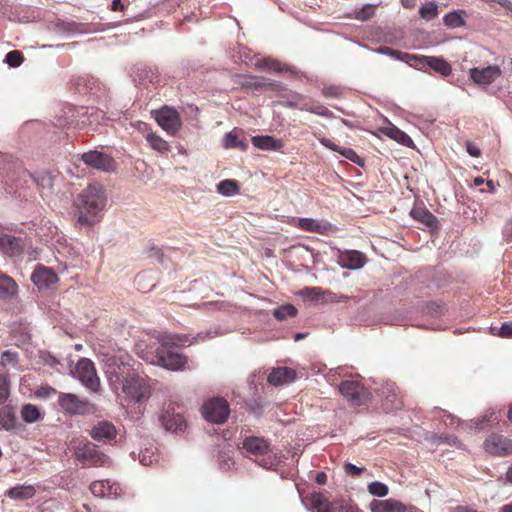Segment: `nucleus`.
<instances>
[{
	"instance_id": "f257e3e1",
	"label": "nucleus",
	"mask_w": 512,
	"mask_h": 512,
	"mask_svg": "<svg viewBox=\"0 0 512 512\" xmlns=\"http://www.w3.org/2000/svg\"><path fill=\"white\" fill-rule=\"evenodd\" d=\"M129 360L128 356L109 359L106 374L112 384H121L122 392L127 397L135 402H141L150 396V386L146 379L131 367Z\"/></svg>"
},
{
	"instance_id": "f03ea898",
	"label": "nucleus",
	"mask_w": 512,
	"mask_h": 512,
	"mask_svg": "<svg viewBox=\"0 0 512 512\" xmlns=\"http://www.w3.org/2000/svg\"><path fill=\"white\" fill-rule=\"evenodd\" d=\"M107 203L106 191L100 183H90L73 201L77 221L82 226L90 227L102 219Z\"/></svg>"
},
{
	"instance_id": "7ed1b4c3",
	"label": "nucleus",
	"mask_w": 512,
	"mask_h": 512,
	"mask_svg": "<svg viewBox=\"0 0 512 512\" xmlns=\"http://www.w3.org/2000/svg\"><path fill=\"white\" fill-rule=\"evenodd\" d=\"M139 356L151 364H157L165 369L177 371L185 367L187 358L175 345H170L167 342L160 344L155 354L138 352Z\"/></svg>"
},
{
	"instance_id": "20e7f679",
	"label": "nucleus",
	"mask_w": 512,
	"mask_h": 512,
	"mask_svg": "<svg viewBox=\"0 0 512 512\" xmlns=\"http://www.w3.org/2000/svg\"><path fill=\"white\" fill-rule=\"evenodd\" d=\"M242 448L245 450L246 453L253 455L255 457H267L263 458L261 462H259L260 466L269 468L274 464V461L270 457V455L272 454L270 442L265 438L259 436L245 437L242 442Z\"/></svg>"
},
{
	"instance_id": "39448f33",
	"label": "nucleus",
	"mask_w": 512,
	"mask_h": 512,
	"mask_svg": "<svg viewBox=\"0 0 512 512\" xmlns=\"http://www.w3.org/2000/svg\"><path fill=\"white\" fill-rule=\"evenodd\" d=\"M75 376L81 384L91 392H98L100 380L97 376L94 363L88 358H81L75 367Z\"/></svg>"
},
{
	"instance_id": "423d86ee",
	"label": "nucleus",
	"mask_w": 512,
	"mask_h": 512,
	"mask_svg": "<svg viewBox=\"0 0 512 512\" xmlns=\"http://www.w3.org/2000/svg\"><path fill=\"white\" fill-rule=\"evenodd\" d=\"M58 404L65 413L70 415H84L95 411L94 404L88 400L80 399L72 393H60Z\"/></svg>"
},
{
	"instance_id": "0eeeda50",
	"label": "nucleus",
	"mask_w": 512,
	"mask_h": 512,
	"mask_svg": "<svg viewBox=\"0 0 512 512\" xmlns=\"http://www.w3.org/2000/svg\"><path fill=\"white\" fill-rule=\"evenodd\" d=\"M230 413L228 402L223 398H212L205 402L202 406L203 417L215 424L224 423Z\"/></svg>"
},
{
	"instance_id": "6e6552de",
	"label": "nucleus",
	"mask_w": 512,
	"mask_h": 512,
	"mask_svg": "<svg viewBox=\"0 0 512 512\" xmlns=\"http://www.w3.org/2000/svg\"><path fill=\"white\" fill-rule=\"evenodd\" d=\"M154 118L159 126L170 135H175L181 128V119L176 109L162 107L154 112Z\"/></svg>"
},
{
	"instance_id": "1a4fd4ad",
	"label": "nucleus",
	"mask_w": 512,
	"mask_h": 512,
	"mask_svg": "<svg viewBox=\"0 0 512 512\" xmlns=\"http://www.w3.org/2000/svg\"><path fill=\"white\" fill-rule=\"evenodd\" d=\"M429 67L441 76H449L452 72V67L449 62L441 57L416 55L411 67L422 70L424 67Z\"/></svg>"
},
{
	"instance_id": "9d476101",
	"label": "nucleus",
	"mask_w": 512,
	"mask_h": 512,
	"mask_svg": "<svg viewBox=\"0 0 512 512\" xmlns=\"http://www.w3.org/2000/svg\"><path fill=\"white\" fill-rule=\"evenodd\" d=\"M75 455L79 461L91 466H104L108 462V457L91 442L78 446Z\"/></svg>"
},
{
	"instance_id": "9b49d317",
	"label": "nucleus",
	"mask_w": 512,
	"mask_h": 512,
	"mask_svg": "<svg viewBox=\"0 0 512 512\" xmlns=\"http://www.w3.org/2000/svg\"><path fill=\"white\" fill-rule=\"evenodd\" d=\"M484 449L492 456H507L512 454V440L499 434H491L484 441Z\"/></svg>"
},
{
	"instance_id": "f8f14e48",
	"label": "nucleus",
	"mask_w": 512,
	"mask_h": 512,
	"mask_svg": "<svg viewBox=\"0 0 512 512\" xmlns=\"http://www.w3.org/2000/svg\"><path fill=\"white\" fill-rule=\"evenodd\" d=\"M80 158L87 166L105 172L112 171L115 166V162L111 156L97 150L85 152L81 154Z\"/></svg>"
},
{
	"instance_id": "ddd939ff",
	"label": "nucleus",
	"mask_w": 512,
	"mask_h": 512,
	"mask_svg": "<svg viewBox=\"0 0 512 512\" xmlns=\"http://www.w3.org/2000/svg\"><path fill=\"white\" fill-rule=\"evenodd\" d=\"M339 391L353 405H362L366 398L365 388L353 380L341 382Z\"/></svg>"
},
{
	"instance_id": "4468645a",
	"label": "nucleus",
	"mask_w": 512,
	"mask_h": 512,
	"mask_svg": "<svg viewBox=\"0 0 512 512\" xmlns=\"http://www.w3.org/2000/svg\"><path fill=\"white\" fill-rule=\"evenodd\" d=\"M159 421L166 431L177 433L186 427V421L180 413H176L170 405L159 415Z\"/></svg>"
},
{
	"instance_id": "2eb2a0df",
	"label": "nucleus",
	"mask_w": 512,
	"mask_h": 512,
	"mask_svg": "<svg viewBox=\"0 0 512 512\" xmlns=\"http://www.w3.org/2000/svg\"><path fill=\"white\" fill-rule=\"evenodd\" d=\"M502 74L498 65H489L483 68H471L469 70L470 78L478 85H490Z\"/></svg>"
},
{
	"instance_id": "dca6fc26",
	"label": "nucleus",
	"mask_w": 512,
	"mask_h": 512,
	"mask_svg": "<svg viewBox=\"0 0 512 512\" xmlns=\"http://www.w3.org/2000/svg\"><path fill=\"white\" fill-rule=\"evenodd\" d=\"M90 491L99 498L116 499L121 493V488L116 482L97 480L91 483Z\"/></svg>"
},
{
	"instance_id": "f3484780",
	"label": "nucleus",
	"mask_w": 512,
	"mask_h": 512,
	"mask_svg": "<svg viewBox=\"0 0 512 512\" xmlns=\"http://www.w3.org/2000/svg\"><path fill=\"white\" fill-rule=\"evenodd\" d=\"M297 227L303 231L314 232L322 235H328L335 230L334 225L326 220L305 217L298 219Z\"/></svg>"
},
{
	"instance_id": "a211bd4d",
	"label": "nucleus",
	"mask_w": 512,
	"mask_h": 512,
	"mask_svg": "<svg viewBox=\"0 0 512 512\" xmlns=\"http://www.w3.org/2000/svg\"><path fill=\"white\" fill-rule=\"evenodd\" d=\"M338 264L348 270L361 269L366 264V257L362 252L349 250L341 252L338 256Z\"/></svg>"
},
{
	"instance_id": "6ab92c4d",
	"label": "nucleus",
	"mask_w": 512,
	"mask_h": 512,
	"mask_svg": "<svg viewBox=\"0 0 512 512\" xmlns=\"http://www.w3.org/2000/svg\"><path fill=\"white\" fill-rule=\"evenodd\" d=\"M21 428L14 406L8 404L0 408V430L16 432Z\"/></svg>"
},
{
	"instance_id": "aec40b11",
	"label": "nucleus",
	"mask_w": 512,
	"mask_h": 512,
	"mask_svg": "<svg viewBox=\"0 0 512 512\" xmlns=\"http://www.w3.org/2000/svg\"><path fill=\"white\" fill-rule=\"evenodd\" d=\"M57 280H58V277H57L56 273L51 268L41 266V265H38L31 275V281L39 289L48 288L52 284L56 283Z\"/></svg>"
},
{
	"instance_id": "412c9836",
	"label": "nucleus",
	"mask_w": 512,
	"mask_h": 512,
	"mask_svg": "<svg viewBox=\"0 0 512 512\" xmlns=\"http://www.w3.org/2000/svg\"><path fill=\"white\" fill-rule=\"evenodd\" d=\"M90 435L94 440L106 443L115 439L117 431L111 422L99 421L91 429Z\"/></svg>"
},
{
	"instance_id": "4be33fe9",
	"label": "nucleus",
	"mask_w": 512,
	"mask_h": 512,
	"mask_svg": "<svg viewBox=\"0 0 512 512\" xmlns=\"http://www.w3.org/2000/svg\"><path fill=\"white\" fill-rule=\"evenodd\" d=\"M0 251L9 257L19 256L23 251L22 239L9 234L0 235Z\"/></svg>"
},
{
	"instance_id": "5701e85b",
	"label": "nucleus",
	"mask_w": 512,
	"mask_h": 512,
	"mask_svg": "<svg viewBox=\"0 0 512 512\" xmlns=\"http://www.w3.org/2000/svg\"><path fill=\"white\" fill-rule=\"evenodd\" d=\"M23 179L24 182L27 183L28 181L32 182L37 186L38 189L45 191L50 190L53 187V176L51 173L47 171H38L33 174L28 173L26 171H23Z\"/></svg>"
},
{
	"instance_id": "b1692460",
	"label": "nucleus",
	"mask_w": 512,
	"mask_h": 512,
	"mask_svg": "<svg viewBox=\"0 0 512 512\" xmlns=\"http://www.w3.org/2000/svg\"><path fill=\"white\" fill-rule=\"evenodd\" d=\"M296 378V372L289 367L274 368L268 375L267 381L273 386H280L292 382Z\"/></svg>"
},
{
	"instance_id": "393cba45",
	"label": "nucleus",
	"mask_w": 512,
	"mask_h": 512,
	"mask_svg": "<svg viewBox=\"0 0 512 512\" xmlns=\"http://www.w3.org/2000/svg\"><path fill=\"white\" fill-rule=\"evenodd\" d=\"M319 142L324 147H326L332 151L338 152L339 154H341L343 157L350 160L351 162H353L357 165L363 166L362 158L353 149L346 148V147H340V146L336 145L335 143H333L330 139L325 138V137L320 138Z\"/></svg>"
},
{
	"instance_id": "a878e982",
	"label": "nucleus",
	"mask_w": 512,
	"mask_h": 512,
	"mask_svg": "<svg viewBox=\"0 0 512 512\" xmlns=\"http://www.w3.org/2000/svg\"><path fill=\"white\" fill-rule=\"evenodd\" d=\"M371 512H405L403 503L395 499L373 500L370 503Z\"/></svg>"
},
{
	"instance_id": "bb28decb",
	"label": "nucleus",
	"mask_w": 512,
	"mask_h": 512,
	"mask_svg": "<svg viewBox=\"0 0 512 512\" xmlns=\"http://www.w3.org/2000/svg\"><path fill=\"white\" fill-rule=\"evenodd\" d=\"M17 294L18 285L15 280L6 274H0V300L11 301Z\"/></svg>"
},
{
	"instance_id": "cd10ccee",
	"label": "nucleus",
	"mask_w": 512,
	"mask_h": 512,
	"mask_svg": "<svg viewBox=\"0 0 512 512\" xmlns=\"http://www.w3.org/2000/svg\"><path fill=\"white\" fill-rule=\"evenodd\" d=\"M36 489L33 485H16L5 492V496L17 500L25 501L35 496Z\"/></svg>"
},
{
	"instance_id": "c85d7f7f",
	"label": "nucleus",
	"mask_w": 512,
	"mask_h": 512,
	"mask_svg": "<svg viewBox=\"0 0 512 512\" xmlns=\"http://www.w3.org/2000/svg\"><path fill=\"white\" fill-rule=\"evenodd\" d=\"M251 141L256 148L261 150L275 151L283 148V142L270 135L253 136Z\"/></svg>"
},
{
	"instance_id": "c756f323",
	"label": "nucleus",
	"mask_w": 512,
	"mask_h": 512,
	"mask_svg": "<svg viewBox=\"0 0 512 512\" xmlns=\"http://www.w3.org/2000/svg\"><path fill=\"white\" fill-rule=\"evenodd\" d=\"M377 54L386 55L395 60H399L408 64L411 67V63L414 62L415 54H410L406 52H401L398 50H394L388 46H379L378 48L373 50Z\"/></svg>"
},
{
	"instance_id": "7c9ffc66",
	"label": "nucleus",
	"mask_w": 512,
	"mask_h": 512,
	"mask_svg": "<svg viewBox=\"0 0 512 512\" xmlns=\"http://www.w3.org/2000/svg\"><path fill=\"white\" fill-rule=\"evenodd\" d=\"M410 215L413 219L420 221L429 228H435L437 226V218L426 208H413L410 211Z\"/></svg>"
},
{
	"instance_id": "2f4dec72",
	"label": "nucleus",
	"mask_w": 512,
	"mask_h": 512,
	"mask_svg": "<svg viewBox=\"0 0 512 512\" xmlns=\"http://www.w3.org/2000/svg\"><path fill=\"white\" fill-rule=\"evenodd\" d=\"M222 145L225 149L238 148L244 151L247 148V142L245 140L239 139V135L236 130L225 133L223 136Z\"/></svg>"
},
{
	"instance_id": "473e14b6",
	"label": "nucleus",
	"mask_w": 512,
	"mask_h": 512,
	"mask_svg": "<svg viewBox=\"0 0 512 512\" xmlns=\"http://www.w3.org/2000/svg\"><path fill=\"white\" fill-rule=\"evenodd\" d=\"M21 418L25 423L33 424L41 418L40 411L34 404H25L21 408Z\"/></svg>"
},
{
	"instance_id": "72a5a7b5",
	"label": "nucleus",
	"mask_w": 512,
	"mask_h": 512,
	"mask_svg": "<svg viewBox=\"0 0 512 512\" xmlns=\"http://www.w3.org/2000/svg\"><path fill=\"white\" fill-rule=\"evenodd\" d=\"M385 133L388 137L406 147H411L413 145L411 137L395 126L386 128Z\"/></svg>"
},
{
	"instance_id": "f704fd0d",
	"label": "nucleus",
	"mask_w": 512,
	"mask_h": 512,
	"mask_svg": "<svg viewBox=\"0 0 512 512\" xmlns=\"http://www.w3.org/2000/svg\"><path fill=\"white\" fill-rule=\"evenodd\" d=\"M311 505L314 512H330L334 506L320 493L312 494Z\"/></svg>"
},
{
	"instance_id": "c9c22d12",
	"label": "nucleus",
	"mask_w": 512,
	"mask_h": 512,
	"mask_svg": "<svg viewBox=\"0 0 512 512\" xmlns=\"http://www.w3.org/2000/svg\"><path fill=\"white\" fill-rule=\"evenodd\" d=\"M217 192L223 196H234L239 192L238 183L231 179L220 181L217 184Z\"/></svg>"
},
{
	"instance_id": "e433bc0d",
	"label": "nucleus",
	"mask_w": 512,
	"mask_h": 512,
	"mask_svg": "<svg viewBox=\"0 0 512 512\" xmlns=\"http://www.w3.org/2000/svg\"><path fill=\"white\" fill-rule=\"evenodd\" d=\"M146 141L153 150L159 153L167 152L170 149L168 142L155 133L147 134Z\"/></svg>"
},
{
	"instance_id": "4c0bfd02",
	"label": "nucleus",
	"mask_w": 512,
	"mask_h": 512,
	"mask_svg": "<svg viewBox=\"0 0 512 512\" xmlns=\"http://www.w3.org/2000/svg\"><path fill=\"white\" fill-rule=\"evenodd\" d=\"M297 308L292 304L281 305L273 310V316L277 320H285L288 317H295L297 315Z\"/></svg>"
},
{
	"instance_id": "58836bf2",
	"label": "nucleus",
	"mask_w": 512,
	"mask_h": 512,
	"mask_svg": "<svg viewBox=\"0 0 512 512\" xmlns=\"http://www.w3.org/2000/svg\"><path fill=\"white\" fill-rule=\"evenodd\" d=\"M252 80H254V89L266 88L269 90H280L283 88L280 82L272 81L266 77L262 76H253Z\"/></svg>"
},
{
	"instance_id": "ea45409f",
	"label": "nucleus",
	"mask_w": 512,
	"mask_h": 512,
	"mask_svg": "<svg viewBox=\"0 0 512 512\" xmlns=\"http://www.w3.org/2000/svg\"><path fill=\"white\" fill-rule=\"evenodd\" d=\"M443 22L448 28H459L465 25V20L458 11H453L443 17Z\"/></svg>"
},
{
	"instance_id": "a19ab883",
	"label": "nucleus",
	"mask_w": 512,
	"mask_h": 512,
	"mask_svg": "<svg viewBox=\"0 0 512 512\" xmlns=\"http://www.w3.org/2000/svg\"><path fill=\"white\" fill-rule=\"evenodd\" d=\"M419 14L425 20H432L438 15V6L434 1L427 2L419 8Z\"/></svg>"
},
{
	"instance_id": "79ce46f5",
	"label": "nucleus",
	"mask_w": 512,
	"mask_h": 512,
	"mask_svg": "<svg viewBox=\"0 0 512 512\" xmlns=\"http://www.w3.org/2000/svg\"><path fill=\"white\" fill-rule=\"evenodd\" d=\"M430 440L436 444H448L452 446L460 445V441L458 440V438L451 434H432Z\"/></svg>"
},
{
	"instance_id": "37998d69",
	"label": "nucleus",
	"mask_w": 512,
	"mask_h": 512,
	"mask_svg": "<svg viewBox=\"0 0 512 512\" xmlns=\"http://www.w3.org/2000/svg\"><path fill=\"white\" fill-rule=\"evenodd\" d=\"M255 66L258 69H263V70H267V71H281L282 70L281 63L276 60L270 59V58L257 60L255 63Z\"/></svg>"
},
{
	"instance_id": "c03bdc74",
	"label": "nucleus",
	"mask_w": 512,
	"mask_h": 512,
	"mask_svg": "<svg viewBox=\"0 0 512 512\" xmlns=\"http://www.w3.org/2000/svg\"><path fill=\"white\" fill-rule=\"evenodd\" d=\"M374 5L366 4L363 7L354 11V18L360 21H367L374 15Z\"/></svg>"
},
{
	"instance_id": "a18cd8bd",
	"label": "nucleus",
	"mask_w": 512,
	"mask_h": 512,
	"mask_svg": "<svg viewBox=\"0 0 512 512\" xmlns=\"http://www.w3.org/2000/svg\"><path fill=\"white\" fill-rule=\"evenodd\" d=\"M18 362V353L12 350H5L0 357V365L3 367H15Z\"/></svg>"
},
{
	"instance_id": "49530a36",
	"label": "nucleus",
	"mask_w": 512,
	"mask_h": 512,
	"mask_svg": "<svg viewBox=\"0 0 512 512\" xmlns=\"http://www.w3.org/2000/svg\"><path fill=\"white\" fill-rule=\"evenodd\" d=\"M139 461L143 466H150L157 461V455L152 448H145L139 454Z\"/></svg>"
},
{
	"instance_id": "de8ad7c7",
	"label": "nucleus",
	"mask_w": 512,
	"mask_h": 512,
	"mask_svg": "<svg viewBox=\"0 0 512 512\" xmlns=\"http://www.w3.org/2000/svg\"><path fill=\"white\" fill-rule=\"evenodd\" d=\"M24 61V57L22 53L18 50L10 51L6 54L4 62L7 63L10 67H19Z\"/></svg>"
},
{
	"instance_id": "09e8293b",
	"label": "nucleus",
	"mask_w": 512,
	"mask_h": 512,
	"mask_svg": "<svg viewBox=\"0 0 512 512\" xmlns=\"http://www.w3.org/2000/svg\"><path fill=\"white\" fill-rule=\"evenodd\" d=\"M368 491L372 495H375L378 497H384L388 494V487L386 484H384L382 482L374 481L369 484Z\"/></svg>"
},
{
	"instance_id": "8fccbe9b",
	"label": "nucleus",
	"mask_w": 512,
	"mask_h": 512,
	"mask_svg": "<svg viewBox=\"0 0 512 512\" xmlns=\"http://www.w3.org/2000/svg\"><path fill=\"white\" fill-rule=\"evenodd\" d=\"M9 397V384L6 376L0 373V405Z\"/></svg>"
},
{
	"instance_id": "3c124183",
	"label": "nucleus",
	"mask_w": 512,
	"mask_h": 512,
	"mask_svg": "<svg viewBox=\"0 0 512 512\" xmlns=\"http://www.w3.org/2000/svg\"><path fill=\"white\" fill-rule=\"evenodd\" d=\"M498 420V417L496 416V413L494 411L489 412V414H485L483 417L478 418L475 420V424L478 428L482 429L485 424L495 422Z\"/></svg>"
},
{
	"instance_id": "603ef678",
	"label": "nucleus",
	"mask_w": 512,
	"mask_h": 512,
	"mask_svg": "<svg viewBox=\"0 0 512 512\" xmlns=\"http://www.w3.org/2000/svg\"><path fill=\"white\" fill-rule=\"evenodd\" d=\"M301 294L311 299H319L322 296L323 291L320 287H306L301 291Z\"/></svg>"
},
{
	"instance_id": "864d4df0",
	"label": "nucleus",
	"mask_w": 512,
	"mask_h": 512,
	"mask_svg": "<svg viewBox=\"0 0 512 512\" xmlns=\"http://www.w3.org/2000/svg\"><path fill=\"white\" fill-rule=\"evenodd\" d=\"M302 101V96L296 92H290L287 96V100L285 105L290 108H298L300 102Z\"/></svg>"
},
{
	"instance_id": "5fc2aeb1",
	"label": "nucleus",
	"mask_w": 512,
	"mask_h": 512,
	"mask_svg": "<svg viewBox=\"0 0 512 512\" xmlns=\"http://www.w3.org/2000/svg\"><path fill=\"white\" fill-rule=\"evenodd\" d=\"M312 113L326 118L334 117V114L327 107L319 103L314 104V108H312Z\"/></svg>"
},
{
	"instance_id": "6e6d98bb",
	"label": "nucleus",
	"mask_w": 512,
	"mask_h": 512,
	"mask_svg": "<svg viewBox=\"0 0 512 512\" xmlns=\"http://www.w3.org/2000/svg\"><path fill=\"white\" fill-rule=\"evenodd\" d=\"M498 336L502 338H512V321L504 322L501 325Z\"/></svg>"
},
{
	"instance_id": "4d7b16f0",
	"label": "nucleus",
	"mask_w": 512,
	"mask_h": 512,
	"mask_svg": "<svg viewBox=\"0 0 512 512\" xmlns=\"http://www.w3.org/2000/svg\"><path fill=\"white\" fill-rule=\"evenodd\" d=\"M330 512H360L359 509L351 505L334 504Z\"/></svg>"
},
{
	"instance_id": "13d9d810",
	"label": "nucleus",
	"mask_w": 512,
	"mask_h": 512,
	"mask_svg": "<svg viewBox=\"0 0 512 512\" xmlns=\"http://www.w3.org/2000/svg\"><path fill=\"white\" fill-rule=\"evenodd\" d=\"M219 465L222 470H229L234 465V462L227 454L224 453L220 455Z\"/></svg>"
},
{
	"instance_id": "bf43d9fd",
	"label": "nucleus",
	"mask_w": 512,
	"mask_h": 512,
	"mask_svg": "<svg viewBox=\"0 0 512 512\" xmlns=\"http://www.w3.org/2000/svg\"><path fill=\"white\" fill-rule=\"evenodd\" d=\"M325 97L337 98L340 95V89L336 86L325 87L322 90Z\"/></svg>"
},
{
	"instance_id": "052dcab7",
	"label": "nucleus",
	"mask_w": 512,
	"mask_h": 512,
	"mask_svg": "<svg viewBox=\"0 0 512 512\" xmlns=\"http://www.w3.org/2000/svg\"><path fill=\"white\" fill-rule=\"evenodd\" d=\"M344 470L347 474H350L352 476H358L363 471V468L357 467L352 463H346L344 465Z\"/></svg>"
},
{
	"instance_id": "680f3d73",
	"label": "nucleus",
	"mask_w": 512,
	"mask_h": 512,
	"mask_svg": "<svg viewBox=\"0 0 512 512\" xmlns=\"http://www.w3.org/2000/svg\"><path fill=\"white\" fill-rule=\"evenodd\" d=\"M443 421H444L445 425L453 426L455 424H458V419L449 413H445L443 415Z\"/></svg>"
},
{
	"instance_id": "e2e57ef3",
	"label": "nucleus",
	"mask_w": 512,
	"mask_h": 512,
	"mask_svg": "<svg viewBox=\"0 0 512 512\" xmlns=\"http://www.w3.org/2000/svg\"><path fill=\"white\" fill-rule=\"evenodd\" d=\"M467 152L473 157H478L480 155V150L471 143L467 144Z\"/></svg>"
},
{
	"instance_id": "0e129e2a",
	"label": "nucleus",
	"mask_w": 512,
	"mask_h": 512,
	"mask_svg": "<svg viewBox=\"0 0 512 512\" xmlns=\"http://www.w3.org/2000/svg\"><path fill=\"white\" fill-rule=\"evenodd\" d=\"M250 410L255 416L258 417L263 413V406L258 403H255L254 405L251 406Z\"/></svg>"
},
{
	"instance_id": "69168bd1",
	"label": "nucleus",
	"mask_w": 512,
	"mask_h": 512,
	"mask_svg": "<svg viewBox=\"0 0 512 512\" xmlns=\"http://www.w3.org/2000/svg\"><path fill=\"white\" fill-rule=\"evenodd\" d=\"M315 480L318 484L324 485L327 482V475L324 472H318L316 474Z\"/></svg>"
},
{
	"instance_id": "338daca9",
	"label": "nucleus",
	"mask_w": 512,
	"mask_h": 512,
	"mask_svg": "<svg viewBox=\"0 0 512 512\" xmlns=\"http://www.w3.org/2000/svg\"><path fill=\"white\" fill-rule=\"evenodd\" d=\"M124 8H125V6L121 0H112V3H111L112 11L123 10Z\"/></svg>"
},
{
	"instance_id": "774afa93",
	"label": "nucleus",
	"mask_w": 512,
	"mask_h": 512,
	"mask_svg": "<svg viewBox=\"0 0 512 512\" xmlns=\"http://www.w3.org/2000/svg\"><path fill=\"white\" fill-rule=\"evenodd\" d=\"M496 3L506 8L507 10L512 11V2H510L509 0H497Z\"/></svg>"
}]
</instances>
